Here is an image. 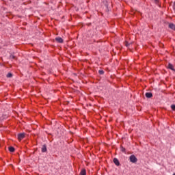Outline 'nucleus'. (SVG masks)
I'll return each mask as SVG.
<instances>
[{
  "label": "nucleus",
  "instance_id": "14",
  "mask_svg": "<svg viewBox=\"0 0 175 175\" xmlns=\"http://www.w3.org/2000/svg\"><path fill=\"white\" fill-rule=\"evenodd\" d=\"M130 44H129V42H128L127 41H125V46H126V47H129Z\"/></svg>",
  "mask_w": 175,
  "mask_h": 175
},
{
  "label": "nucleus",
  "instance_id": "18",
  "mask_svg": "<svg viewBox=\"0 0 175 175\" xmlns=\"http://www.w3.org/2000/svg\"><path fill=\"white\" fill-rule=\"evenodd\" d=\"M155 3H158V2H159V0H154Z\"/></svg>",
  "mask_w": 175,
  "mask_h": 175
},
{
  "label": "nucleus",
  "instance_id": "9",
  "mask_svg": "<svg viewBox=\"0 0 175 175\" xmlns=\"http://www.w3.org/2000/svg\"><path fill=\"white\" fill-rule=\"evenodd\" d=\"M80 175H87V172L85 171V169H83L81 172Z\"/></svg>",
  "mask_w": 175,
  "mask_h": 175
},
{
  "label": "nucleus",
  "instance_id": "20",
  "mask_svg": "<svg viewBox=\"0 0 175 175\" xmlns=\"http://www.w3.org/2000/svg\"><path fill=\"white\" fill-rule=\"evenodd\" d=\"M173 175H175V173H174Z\"/></svg>",
  "mask_w": 175,
  "mask_h": 175
},
{
  "label": "nucleus",
  "instance_id": "7",
  "mask_svg": "<svg viewBox=\"0 0 175 175\" xmlns=\"http://www.w3.org/2000/svg\"><path fill=\"white\" fill-rule=\"evenodd\" d=\"M169 28H170V29H173V31H175V25L173 23H170Z\"/></svg>",
  "mask_w": 175,
  "mask_h": 175
},
{
  "label": "nucleus",
  "instance_id": "1",
  "mask_svg": "<svg viewBox=\"0 0 175 175\" xmlns=\"http://www.w3.org/2000/svg\"><path fill=\"white\" fill-rule=\"evenodd\" d=\"M129 159L130 162H132V163H136V162H137V158H136V156L133 154L130 156Z\"/></svg>",
  "mask_w": 175,
  "mask_h": 175
},
{
  "label": "nucleus",
  "instance_id": "3",
  "mask_svg": "<svg viewBox=\"0 0 175 175\" xmlns=\"http://www.w3.org/2000/svg\"><path fill=\"white\" fill-rule=\"evenodd\" d=\"M55 40L57 42V43H64V39H62V38L57 37Z\"/></svg>",
  "mask_w": 175,
  "mask_h": 175
},
{
  "label": "nucleus",
  "instance_id": "19",
  "mask_svg": "<svg viewBox=\"0 0 175 175\" xmlns=\"http://www.w3.org/2000/svg\"><path fill=\"white\" fill-rule=\"evenodd\" d=\"M87 25L90 26L91 25V23H88Z\"/></svg>",
  "mask_w": 175,
  "mask_h": 175
},
{
  "label": "nucleus",
  "instance_id": "17",
  "mask_svg": "<svg viewBox=\"0 0 175 175\" xmlns=\"http://www.w3.org/2000/svg\"><path fill=\"white\" fill-rule=\"evenodd\" d=\"M131 14H135V13H136V10H131Z\"/></svg>",
  "mask_w": 175,
  "mask_h": 175
},
{
  "label": "nucleus",
  "instance_id": "2",
  "mask_svg": "<svg viewBox=\"0 0 175 175\" xmlns=\"http://www.w3.org/2000/svg\"><path fill=\"white\" fill-rule=\"evenodd\" d=\"M24 137H25V133L18 134V139L19 140V142H21V140L24 139Z\"/></svg>",
  "mask_w": 175,
  "mask_h": 175
},
{
  "label": "nucleus",
  "instance_id": "16",
  "mask_svg": "<svg viewBox=\"0 0 175 175\" xmlns=\"http://www.w3.org/2000/svg\"><path fill=\"white\" fill-rule=\"evenodd\" d=\"M10 58H11V59H16V56L11 55Z\"/></svg>",
  "mask_w": 175,
  "mask_h": 175
},
{
  "label": "nucleus",
  "instance_id": "15",
  "mask_svg": "<svg viewBox=\"0 0 175 175\" xmlns=\"http://www.w3.org/2000/svg\"><path fill=\"white\" fill-rule=\"evenodd\" d=\"M171 109H172V110H173L174 111H175V105H171Z\"/></svg>",
  "mask_w": 175,
  "mask_h": 175
},
{
  "label": "nucleus",
  "instance_id": "5",
  "mask_svg": "<svg viewBox=\"0 0 175 175\" xmlns=\"http://www.w3.org/2000/svg\"><path fill=\"white\" fill-rule=\"evenodd\" d=\"M113 163L115 165H116V166H120V161H118L117 158L113 159Z\"/></svg>",
  "mask_w": 175,
  "mask_h": 175
},
{
  "label": "nucleus",
  "instance_id": "8",
  "mask_svg": "<svg viewBox=\"0 0 175 175\" xmlns=\"http://www.w3.org/2000/svg\"><path fill=\"white\" fill-rule=\"evenodd\" d=\"M8 150H9L10 152H14V151H15L14 147H13V146H10L8 148Z\"/></svg>",
  "mask_w": 175,
  "mask_h": 175
},
{
  "label": "nucleus",
  "instance_id": "13",
  "mask_svg": "<svg viewBox=\"0 0 175 175\" xmlns=\"http://www.w3.org/2000/svg\"><path fill=\"white\" fill-rule=\"evenodd\" d=\"M98 73H99V75H104L105 71H103V70H100L98 71Z\"/></svg>",
  "mask_w": 175,
  "mask_h": 175
},
{
  "label": "nucleus",
  "instance_id": "12",
  "mask_svg": "<svg viewBox=\"0 0 175 175\" xmlns=\"http://www.w3.org/2000/svg\"><path fill=\"white\" fill-rule=\"evenodd\" d=\"M7 77H8V78L13 77V74L9 72V73L7 75Z\"/></svg>",
  "mask_w": 175,
  "mask_h": 175
},
{
  "label": "nucleus",
  "instance_id": "6",
  "mask_svg": "<svg viewBox=\"0 0 175 175\" xmlns=\"http://www.w3.org/2000/svg\"><path fill=\"white\" fill-rule=\"evenodd\" d=\"M146 97V98H152V93L151 92H146V94H145Z\"/></svg>",
  "mask_w": 175,
  "mask_h": 175
},
{
  "label": "nucleus",
  "instance_id": "4",
  "mask_svg": "<svg viewBox=\"0 0 175 175\" xmlns=\"http://www.w3.org/2000/svg\"><path fill=\"white\" fill-rule=\"evenodd\" d=\"M167 68L168 69H170L171 70H173L174 72H175L174 66H173V64L170 63L168 64Z\"/></svg>",
  "mask_w": 175,
  "mask_h": 175
},
{
  "label": "nucleus",
  "instance_id": "10",
  "mask_svg": "<svg viewBox=\"0 0 175 175\" xmlns=\"http://www.w3.org/2000/svg\"><path fill=\"white\" fill-rule=\"evenodd\" d=\"M47 151V148L46 147V145H43L42 148V152H46Z\"/></svg>",
  "mask_w": 175,
  "mask_h": 175
},
{
  "label": "nucleus",
  "instance_id": "11",
  "mask_svg": "<svg viewBox=\"0 0 175 175\" xmlns=\"http://www.w3.org/2000/svg\"><path fill=\"white\" fill-rule=\"evenodd\" d=\"M120 149H121L122 152H125L126 149H125V148H124V146H121Z\"/></svg>",
  "mask_w": 175,
  "mask_h": 175
}]
</instances>
